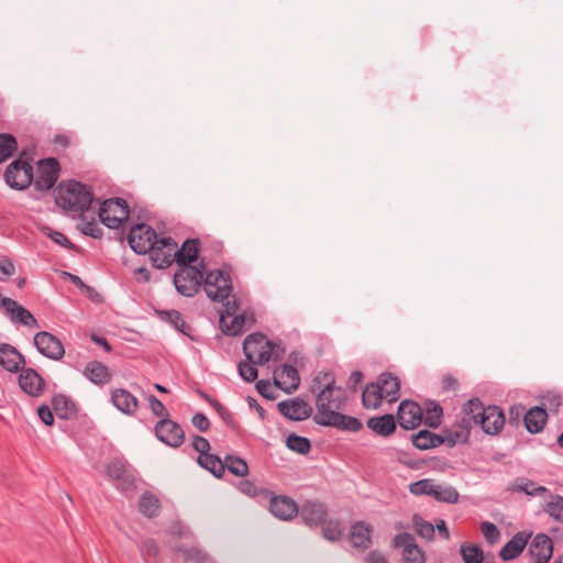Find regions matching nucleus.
<instances>
[{
  "label": "nucleus",
  "instance_id": "f257e3e1",
  "mask_svg": "<svg viewBox=\"0 0 563 563\" xmlns=\"http://www.w3.org/2000/svg\"><path fill=\"white\" fill-rule=\"evenodd\" d=\"M311 391L317 394V412L313 417L317 424L351 432L362 430L363 423L360 419L340 412L344 408L347 397L342 387L335 386L332 373L316 376L312 380Z\"/></svg>",
  "mask_w": 563,
  "mask_h": 563
},
{
  "label": "nucleus",
  "instance_id": "f03ea898",
  "mask_svg": "<svg viewBox=\"0 0 563 563\" xmlns=\"http://www.w3.org/2000/svg\"><path fill=\"white\" fill-rule=\"evenodd\" d=\"M92 201L91 187L80 181L63 180L56 188V205L73 218L81 217L85 220V212L90 209Z\"/></svg>",
  "mask_w": 563,
  "mask_h": 563
},
{
  "label": "nucleus",
  "instance_id": "7ed1b4c3",
  "mask_svg": "<svg viewBox=\"0 0 563 563\" xmlns=\"http://www.w3.org/2000/svg\"><path fill=\"white\" fill-rule=\"evenodd\" d=\"M278 345H275L261 332L249 334L243 342V353L246 361L253 364L264 365L274 355L278 358Z\"/></svg>",
  "mask_w": 563,
  "mask_h": 563
},
{
  "label": "nucleus",
  "instance_id": "20e7f679",
  "mask_svg": "<svg viewBox=\"0 0 563 563\" xmlns=\"http://www.w3.org/2000/svg\"><path fill=\"white\" fill-rule=\"evenodd\" d=\"M33 158L26 151L20 152L16 159L11 162L4 170L5 183L13 189L24 190L33 183Z\"/></svg>",
  "mask_w": 563,
  "mask_h": 563
},
{
  "label": "nucleus",
  "instance_id": "39448f33",
  "mask_svg": "<svg viewBox=\"0 0 563 563\" xmlns=\"http://www.w3.org/2000/svg\"><path fill=\"white\" fill-rule=\"evenodd\" d=\"M60 164L55 157H46L36 162L35 174L33 173L34 189L40 192L49 191L57 183L60 175Z\"/></svg>",
  "mask_w": 563,
  "mask_h": 563
},
{
  "label": "nucleus",
  "instance_id": "423d86ee",
  "mask_svg": "<svg viewBox=\"0 0 563 563\" xmlns=\"http://www.w3.org/2000/svg\"><path fill=\"white\" fill-rule=\"evenodd\" d=\"M205 264L197 266H178L174 275V285L177 291L186 297H194L200 289L203 280Z\"/></svg>",
  "mask_w": 563,
  "mask_h": 563
},
{
  "label": "nucleus",
  "instance_id": "0eeeda50",
  "mask_svg": "<svg viewBox=\"0 0 563 563\" xmlns=\"http://www.w3.org/2000/svg\"><path fill=\"white\" fill-rule=\"evenodd\" d=\"M130 216V208L123 198H110L104 200L99 208L100 221L110 229H118L123 225Z\"/></svg>",
  "mask_w": 563,
  "mask_h": 563
},
{
  "label": "nucleus",
  "instance_id": "6e6552de",
  "mask_svg": "<svg viewBox=\"0 0 563 563\" xmlns=\"http://www.w3.org/2000/svg\"><path fill=\"white\" fill-rule=\"evenodd\" d=\"M202 283L208 298L212 301L223 302L232 292L231 276L221 269L207 273Z\"/></svg>",
  "mask_w": 563,
  "mask_h": 563
},
{
  "label": "nucleus",
  "instance_id": "1a4fd4ad",
  "mask_svg": "<svg viewBox=\"0 0 563 563\" xmlns=\"http://www.w3.org/2000/svg\"><path fill=\"white\" fill-rule=\"evenodd\" d=\"M153 249L148 251L150 260L155 268L164 269L177 258V242L170 238H156L153 242Z\"/></svg>",
  "mask_w": 563,
  "mask_h": 563
},
{
  "label": "nucleus",
  "instance_id": "9d476101",
  "mask_svg": "<svg viewBox=\"0 0 563 563\" xmlns=\"http://www.w3.org/2000/svg\"><path fill=\"white\" fill-rule=\"evenodd\" d=\"M156 238V231L151 225L137 223L130 229L128 242L136 254H147Z\"/></svg>",
  "mask_w": 563,
  "mask_h": 563
},
{
  "label": "nucleus",
  "instance_id": "9b49d317",
  "mask_svg": "<svg viewBox=\"0 0 563 563\" xmlns=\"http://www.w3.org/2000/svg\"><path fill=\"white\" fill-rule=\"evenodd\" d=\"M393 545L402 549L404 563H426V553L417 544L416 539L408 532H401L394 537Z\"/></svg>",
  "mask_w": 563,
  "mask_h": 563
},
{
  "label": "nucleus",
  "instance_id": "f8f14e48",
  "mask_svg": "<svg viewBox=\"0 0 563 563\" xmlns=\"http://www.w3.org/2000/svg\"><path fill=\"white\" fill-rule=\"evenodd\" d=\"M154 430L157 439L168 446L179 448L185 441L183 428L169 418L161 419Z\"/></svg>",
  "mask_w": 563,
  "mask_h": 563
},
{
  "label": "nucleus",
  "instance_id": "ddd939ff",
  "mask_svg": "<svg viewBox=\"0 0 563 563\" xmlns=\"http://www.w3.org/2000/svg\"><path fill=\"white\" fill-rule=\"evenodd\" d=\"M397 422L405 430H413L423 421V410L413 400H402L397 410Z\"/></svg>",
  "mask_w": 563,
  "mask_h": 563
},
{
  "label": "nucleus",
  "instance_id": "4468645a",
  "mask_svg": "<svg viewBox=\"0 0 563 563\" xmlns=\"http://www.w3.org/2000/svg\"><path fill=\"white\" fill-rule=\"evenodd\" d=\"M34 345L42 355L54 361L62 360L65 354L60 340L47 331L34 335Z\"/></svg>",
  "mask_w": 563,
  "mask_h": 563
},
{
  "label": "nucleus",
  "instance_id": "2eb2a0df",
  "mask_svg": "<svg viewBox=\"0 0 563 563\" xmlns=\"http://www.w3.org/2000/svg\"><path fill=\"white\" fill-rule=\"evenodd\" d=\"M106 475L120 490L134 486V476L128 471L125 462L120 459H113L107 464Z\"/></svg>",
  "mask_w": 563,
  "mask_h": 563
},
{
  "label": "nucleus",
  "instance_id": "dca6fc26",
  "mask_svg": "<svg viewBox=\"0 0 563 563\" xmlns=\"http://www.w3.org/2000/svg\"><path fill=\"white\" fill-rule=\"evenodd\" d=\"M298 515L308 527L316 528L321 526L328 517V507L318 500H306L299 507Z\"/></svg>",
  "mask_w": 563,
  "mask_h": 563
},
{
  "label": "nucleus",
  "instance_id": "f3484780",
  "mask_svg": "<svg viewBox=\"0 0 563 563\" xmlns=\"http://www.w3.org/2000/svg\"><path fill=\"white\" fill-rule=\"evenodd\" d=\"M19 386L30 397L37 398L44 394L46 383L34 368L24 367L20 371Z\"/></svg>",
  "mask_w": 563,
  "mask_h": 563
},
{
  "label": "nucleus",
  "instance_id": "a211bd4d",
  "mask_svg": "<svg viewBox=\"0 0 563 563\" xmlns=\"http://www.w3.org/2000/svg\"><path fill=\"white\" fill-rule=\"evenodd\" d=\"M506 423L504 411L496 405L487 406L478 420L481 429L489 435H496L501 432Z\"/></svg>",
  "mask_w": 563,
  "mask_h": 563
},
{
  "label": "nucleus",
  "instance_id": "6ab92c4d",
  "mask_svg": "<svg viewBox=\"0 0 563 563\" xmlns=\"http://www.w3.org/2000/svg\"><path fill=\"white\" fill-rule=\"evenodd\" d=\"M273 378L275 386L284 390L286 394L295 391L300 384V377L297 368L289 364H283L276 367Z\"/></svg>",
  "mask_w": 563,
  "mask_h": 563
},
{
  "label": "nucleus",
  "instance_id": "aec40b11",
  "mask_svg": "<svg viewBox=\"0 0 563 563\" xmlns=\"http://www.w3.org/2000/svg\"><path fill=\"white\" fill-rule=\"evenodd\" d=\"M280 415L291 421H301L309 418L312 413L311 406L301 398L283 400L277 404Z\"/></svg>",
  "mask_w": 563,
  "mask_h": 563
},
{
  "label": "nucleus",
  "instance_id": "412c9836",
  "mask_svg": "<svg viewBox=\"0 0 563 563\" xmlns=\"http://www.w3.org/2000/svg\"><path fill=\"white\" fill-rule=\"evenodd\" d=\"M533 562L548 563L553 555V542L545 533L536 534L528 548Z\"/></svg>",
  "mask_w": 563,
  "mask_h": 563
},
{
  "label": "nucleus",
  "instance_id": "4be33fe9",
  "mask_svg": "<svg viewBox=\"0 0 563 563\" xmlns=\"http://www.w3.org/2000/svg\"><path fill=\"white\" fill-rule=\"evenodd\" d=\"M472 427L462 418L446 427L443 430V444L454 446L456 444H465L468 442Z\"/></svg>",
  "mask_w": 563,
  "mask_h": 563
},
{
  "label": "nucleus",
  "instance_id": "5701e85b",
  "mask_svg": "<svg viewBox=\"0 0 563 563\" xmlns=\"http://www.w3.org/2000/svg\"><path fill=\"white\" fill-rule=\"evenodd\" d=\"M0 365L9 373H19L24 368V356L11 344H0Z\"/></svg>",
  "mask_w": 563,
  "mask_h": 563
},
{
  "label": "nucleus",
  "instance_id": "b1692460",
  "mask_svg": "<svg viewBox=\"0 0 563 563\" xmlns=\"http://www.w3.org/2000/svg\"><path fill=\"white\" fill-rule=\"evenodd\" d=\"M269 511L276 518L287 521L298 516L299 507L288 496H274L269 501Z\"/></svg>",
  "mask_w": 563,
  "mask_h": 563
},
{
  "label": "nucleus",
  "instance_id": "393cba45",
  "mask_svg": "<svg viewBox=\"0 0 563 563\" xmlns=\"http://www.w3.org/2000/svg\"><path fill=\"white\" fill-rule=\"evenodd\" d=\"M111 402L119 411L128 416H133L139 408L137 398L125 388L113 389Z\"/></svg>",
  "mask_w": 563,
  "mask_h": 563
},
{
  "label": "nucleus",
  "instance_id": "a878e982",
  "mask_svg": "<svg viewBox=\"0 0 563 563\" xmlns=\"http://www.w3.org/2000/svg\"><path fill=\"white\" fill-rule=\"evenodd\" d=\"M5 313L13 323H20L30 328H38L36 318L25 307L19 305L14 299L7 300Z\"/></svg>",
  "mask_w": 563,
  "mask_h": 563
},
{
  "label": "nucleus",
  "instance_id": "bb28decb",
  "mask_svg": "<svg viewBox=\"0 0 563 563\" xmlns=\"http://www.w3.org/2000/svg\"><path fill=\"white\" fill-rule=\"evenodd\" d=\"M531 532L519 531L517 532L499 551V556L504 561L516 559L526 548Z\"/></svg>",
  "mask_w": 563,
  "mask_h": 563
},
{
  "label": "nucleus",
  "instance_id": "cd10ccee",
  "mask_svg": "<svg viewBox=\"0 0 563 563\" xmlns=\"http://www.w3.org/2000/svg\"><path fill=\"white\" fill-rule=\"evenodd\" d=\"M350 541L358 550H366L372 543V527L364 521H356L351 526Z\"/></svg>",
  "mask_w": 563,
  "mask_h": 563
},
{
  "label": "nucleus",
  "instance_id": "c85d7f7f",
  "mask_svg": "<svg viewBox=\"0 0 563 563\" xmlns=\"http://www.w3.org/2000/svg\"><path fill=\"white\" fill-rule=\"evenodd\" d=\"M84 375L87 379L98 386H104L112 379V374L108 366L99 361L89 362L84 369Z\"/></svg>",
  "mask_w": 563,
  "mask_h": 563
},
{
  "label": "nucleus",
  "instance_id": "c756f323",
  "mask_svg": "<svg viewBox=\"0 0 563 563\" xmlns=\"http://www.w3.org/2000/svg\"><path fill=\"white\" fill-rule=\"evenodd\" d=\"M199 239H187L180 246L177 247L176 263L178 266H191L196 262L200 252Z\"/></svg>",
  "mask_w": 563,
  "mask_h": 563
},
{
  "label": "nucleus",
  "instance_id": "7c9ffc66",
  "mask_svg": "<svg viewBox=\"0 0 563 563\" xmlns=\"http://www.w3.org/2000/svg\"><path fill=\"white\" fill-rule=\"evenodd\" d=\"M382 388V394L388 402H395L399 398L400 382L391 373L380 374L375 382Z\"/></svg>",
  "mask_w": 563,
  "mask_h": 563
},
{
  "label": "nucleus",
  "instance_id": "2f4dec72",
  "mask_svg": "<svg viewBox=\"0 0 563 563\" xmlns=\"http://www.w3.org/2000/svg\"><path fill=\"white\" fill-rule=\"evenodd\" d=\"M366 427L377 435L389 437L396 431V419L389 413L372 417L366 421Z\"/></svg>",
  "mask_w": 563,
  "mask_h": 563
},
{
  "label": "nucleus",
  "instance_id": "473e14b6",
  "mask_svg": "<svg viewBox=\"0 0 563 563\" xmlns=\"http://www.w3.org/2000/svg\"><path fill=\"white\" fill-rule=\"evenodd\" d=\"M548 420L544 408L536 406L526 411L523 423L528 432L538 433L542 431Z\"/></svg>",
  "mask_w": 563,
  "mask_h": 563
},
{
  "label": "nucleus",
  "instance_id": "72a5a7b5",
  "mask_svg": "<svg viewBox=\"0 0 563 563\" xmlns=\"http://www.w3.org/2000/svg\"><path fill=\"white\" fill-rule=\"evenodd\" d=\"M411 442L418 450H429L443 444L442 434L423 429L411 435Z\"/></svg>",
  "mask_w": 563,
  "mask_h": 563
},
{
  "label": "nucleus",
  "instance_id": "f704fd0d",
  "mask_svg": "<svg viewBox=\"0 0 563 563\" xmlns=\"http://www.w3.org/2000/svg\"><path fill=\"white\" fill-rule=\"evenodd\" d=\"M52 408L56 416L67 420L76 416L77 408L74 401L63 394H57L52 398Z\"/></svg>",
  "mask_w": 563,
  "mask_h": 563
},
{
  "label": "nucleus",
  "instance_id": "c9c22d12",
  "mask_svg": "<svg viewBox=\"0 0 563 563\" xmlns=\"http://www.w3.org/2000/svg\"><path fill=\"white\" fill-rule=\"evenodd\" d=\"M161 509L159 499L151 492H144L139 499V510L146 518H155Z\"/></svg>",
  "mask_w": 563,
  "mask_h": 563
},
{
  "label": "nucleus",
  "instance_id": "e433bc0d",
  "mask_svg": "<svg viewBox=\"0 0 563 563\" xmlns=\"http://www.w3.org/2000/svg\"><path fill=\"white\" fill-rule=\"evenodd\" d=\"M384 399L382 388L375 382L366 384L362 393V405L364 408L377 409Z\"/></svg>",
  "mask_w": 563,
  "mask_h": 563
},
{
  "label": "nucleus",
  "instance_id": "4c0bfd02",
  "mask_svg": "<svg viewBox=\"0 0 563 563\" xmlns=\"http://www.w3.org/2000/svg\"><path fill=\"white\" fill-rule=\"evenodd\" d=\"M484 404L478 398H472L463 405L461 417L466 420L471 427L478 426V420L485 410Z\"/></svg>",
  "mask_w": 563,
  "mask_h": 563
},
{
  "label": "nucleus",
  "instance_id": "58836bf2",
  "mask_svg": "<svg viewBox=\"0 0 563 563\" xmlns=\"http://www.w3.org/2000/svg\"><path fill=\"white\" fill-rule=\"evenodd\" d=\"M197 462L201 467L208 470L218 478L222 477L224 474V461L216 454L207 453L199 455Z\"/></svg>",
  "mask_w": 563,
  "mask_h": 563
},
{
  "label": "nucleus",
  "instance_id": "ea45409f",
  "mask_svg": "<svg viewBox=\"0 0 563 563\" xmlns=\"http://www.w3.org/2000/svg\"><path fill=\"white\" fill-rule=\"evenodd\" d=\"M157 314L159 318L170 324L173 327L181 332L185 335L190 336L191 328L187 324V322L184 320L181 313L177 310H162L157 311Z\"/></svg>",
  "mask_w": 563,
  "mask_h": 563
},
{
  "label": "nucleus",
  "instance_id": "a19ab883",
  "mask_svg": "<svg viewBox=\"0 0 563 563\" xmlns=\"http://www.w3.org/2000/svg\"><path fill=\"white\" fill-rule=\"evenodd\" d=\"M423 422L430 428H438L441 423L443 415L442 407L434 400L426 402Z\"/></svg>",
  "mask_w": 563,
  "mask_h": 563
},
{
  "label": "nucleus",
  "instance_id": "79ce46f5",
  "mask_svg": "<svg viewBox=\"0 0 563 563\" xmlns=\"http://www.w3.org/2000/svg\"><path fill=\"white\" fill-rule=\"evenodd\" d=\"M322 536L329 541H339L343 537L344 528L339 519H324L321 523Z\"/></svg>",
  "mask_w": 563,
  "mask_h": 563
},
{
  "label": "nucleus",
  "instance_id": "37998d69",
  "mask_svg": "<svg viewBox=\"0 0 563 563\" xmlns=\"http://www.w3.org/2000/svg\"><path fill=\"white\" fill-rule=\"evenodd\" d=\"M460 553L464 563H482L484 560L483 550L473 543H462Z\"/></svg>",
  "mask_w": 563,
  "mask_h": 563
},
{
  "label": "nucleus",
  "instance_id": "c03bdc74",
  "mask_svg": "<svg viewBox=\"0 0 563 563\" xmlns=\"http://www.w3.org/2000/svg\"><path fill=\"white\" fill-rule=\"evenodd\" d=\"M412 526L419 537L428 541L434 539V526L431 522L424 520L420 515L415 514L412 516Z\"/></svg>",
  "mask_w": 563,
  "mask_h": 563
},
{
  "label": "nucleus",
  "instance_id": "a18cd8bd",
  "mask_svg": "<svg viewBox=\"0 0 563 563\" xmlns=\"http://www.w3.org/2000/svg\"><path fill=\"white\" fill-rule=\"evenodd\" d=\"M239 477H244L249 474L247 463L239 456L227 455L224 459V470Z\"/></svg>",
  "mask_w": 563,
  "mask_h": 563
},
{
  "label": "nucleus",
  "instance_id": "49530a36",
  "mask_svg": "<svg viewBox=\"0 0 563 563\" xmlns=\"http://www.w3.org/2000/svg\"><path fill=\"white\" fill-rule=\"evenodd\" d=\"M18 150L16 139L9 133L0 134V163L5 162L10 158L13 153Z\"/></svg>",
  "mask_w": 563,
  "mask_h": 563
},
{
  "label": "nucleus",
  "instance_id": "de8ad7c7",
  "mask_svg": "<svg viewBox=\"0 0 563 563\" xmlns=\"http://www.w3.org/2000/svg\"><path fill=\"white\" fill-rule=\"evenodd\" d=\"M432 497L439 501L455 504L459 500V493L452 486L433 485Z\"/></svg>",
  "mask_w": 563,
  "mask_h": 563
},
{
  "label": "nucleus",
  "instance_id": "09e8293b",
  "mask_svg": "<svg viewBox=\"0 0 563 563\" xmlns=\"http://www.w3.org/2000/svg\"><path fill=\"white\" fill-rule=\"evenodd\" d=\"M286 445L289 450L299 454H307L311 449L309 439L295 433L287 437Z\"/></svg>",
  "mask_w": 563,
  "mask_h": 563
},
{
  "label": "nucleus",
  "instance_id": "8fccbe9b",
  "mask_svg": "<svg viewBox=\"0 0 563 563\" xmlns=\"http://www.w3.org/2000/svg\"><path fill=\"white\" fill-rule=\"evenodd\" d=\"M227 318H231V322L228 324L227 320H224V323H221L223 327V332L227 335L240 334L243 331L246 320L244 313H234L233 316H227Z\"/></svg>",
  "mask_w": 563,
  "mask_h": 563
},
{
  "label": "nucleus",
  "instance_id": "3c124183",
  "mask_svg": "<svg viewBox=\"0 0 563 563\" xmlns=\"http://www.w3.org/2000/svg\"><path fill=\"white\" fill-rule=\"evenodd\" d=\"M547 514L556 521H563V497L555 495L545 506Z\"/></svg>",
  "mask_w": 563,
  "mask_h": 563
},
{
  "label": "nucleus",
  "instance_id": "603ef678",
  "mask_svg": "<svg viewBox=\"0 0 563 563\" xmlns=\"http://www.w3.org/2000/svg\"><path fill=\"white\" fill-rule=\"evenodd\" d=\"M217 408L214 409L224 423L235 433L241 431L239 421L234 418L233 413L227 409L221 402H216Z\"/></svg>",
  "mask_w": 563,
  "mask_h": 563
},
{
  "label": "nucleus",
  "instance_id": "864d4df0",
  "mask_svg": "<svg viewBox=\"0 0 563 563\" xmlns=\"http://www.w3.org/2000/svg\"><path fill=\"white\" fill-rule=\"evenodd\" d=\"M542 408L556 412L562 405V397L559 393L549 390L541 396Z\"/></svg>",
  "mask_w": 563,
  "mask_h": 563
},
{
  "label": "nucleus",
  "instance_id": "5fc2aeb1",
  "mask_svg": "<svg viewBox=\"0 0 563 563\" xmlns=\"http://www.w3.org/2000/svg\"><path fill=\"white\" fill-rule=\"evenodd\" d=\"M256 364L250 363L249 361H241L238 365L239 374L241 378L247 383H252L257 378Z\"/></svg>",
  "mask_w": 563,
  "mask_h": 563
},
{
  "label": "nucleus",
  "instance_id": "6e6d98bb",
  "mask_svg": "<svg viewBox=\"0 0 563 563\" xmlns=\"http://www.w3.org/2000/svg\"><path fill=\"white\" fill-rule=\"evenodd\" d=\"M481 531H482L485 540L489 544H495L496 542H498V540L500 538V532H499L498 528L496 527V525L493 522L483 521L481 523Z\"/></svg>",
  "mask_w": 563,
  "mask_h": 563
},
{
  "label": "nucleus",
  "instance_id": "4d7b16f0",
  "mask_svg": "<svg viewBox=\"0 0 563 563\" xmlns=\"http://www.w3.org/2000/svg\"><path fill=\"white\" fill-rule=\"evenodd\" d=\"M433 483L431 479H420L410 484L409 490L413 495H428L431 496L433 492Z\"/></svg>",
  "mask_w": 563,
  "mask_h": 563
},
{
  "label": "nucleus",
  "instance_id": "13d9d810",
  "mask_svg": "<svg viewBox=\"0 0 563 563\" xmlns=\"http://www.w3.org/2000/svg\"><path fill=\"white\" fill-rule=\"evenodd\" d=\"M526 407L521 404L512 405L508 411V423L514 427H518L520 421L525 419Z\"/></svg>",
  "mask_w": 563,
  "mask_h": 563
},
{
  "label": "nucleus",
  "instance_id": "bf43d9fd",
  "mask_svg": "<svg viewBox=\"0 0 563 563\" xmlns=\"http://www.w3.org/2000/svg\"><path fill=\"white\" fill-rule=\"evenodd\" d=\"M84 223H82V228H81V232L85 234V235H88V236H91L93 239H101L102 235H103V231L102 229L98 225L97 221L95 218H91V220H82Z\"/></svg>",
  "mask_w": 563,
  "mask_h": 563
},
{
  "label": "nucleus",
  "instance_id": "052dcab7",
  "mask_svg": "<svg viewBox=\"0 0 563 563\" xmlns=\"http://www.w3.org/2000/svg\"><path fill=\"white\" fill-rule=\"evenodd\" d=\"M147 401H148V406H150L152 412L156 417H159L161 419L169 418L168 410L166 409L165 405L158 398H156L154 395H150L147 398Z\"/></svg>",
  "mask_w": 563,
  "mask_h": 563
},
{
  "label": "nucleus",
  "instance_id": "680f3d73",
  "mask_svg": "<svg viewBox=\"0 0 563 563\" xmlns=\"http://www.w3.org/2000/svg\"><path fill=\"white\" fill-rule=\"evenodd\" d=\"M14 273L15 267L13 262L7 256H2L0 258V282H5Z\"/></svg>",
  "mask_w": 563,
  "mask_h": 563
},
{
  "label": "nucleus",
  "instance_id": "e2e57ef3",
  "mask_svg": "<svg viewBox=\"0 0 563 563\" xmlns=\"http://www.w3.org/2000/svg\"><path fill=\"white\" fill-rule=\"evenodd\" d=\"M256 390L257 393L269 400H274L276 398V395L274 393V389L272 387V384L269 380L261 379L256 383Z\"/></svg>",
  "mask_w": 563,
  "mask_h": 563
},
{
  "label": "nucleus",
  "instance_id": "0e129e2a",
  "mask_svg": "<svg viewBox=\"0 0 563 563\" xmlns=\"http://www.w3.org/2000/svg\"><path fill=\"white\" fill-rule=\"evenodd\" d=\"M140 551L144 556H157L159 548L155 540L147 539L140 544Z\"/></svg>",
  "mask_w": 563,
  "mask_h": 563
},
{
  "label": "nucleus",
  "instance_id": "69168bd1",
  "mask_svg": "<svg viewBox=\"0 0 563 563\" xmlns=\"http://www.w3.org/2000/svg\"><path fill=\"white\" fill-rule=\"evenodd\" d=\"M225 300H227V302L224 303V310L220 317L221 323H224V320H227V316H233L234 313H238V311H239V302L235 297H232L231 299L229 297Z\"/></svg>",
  "mask_w": 563,
  "mask_h": 563
},
{
  "label": "nucleus",
  "instance_id": "338daca9",
  "mask_svg": "<svg viewBox=\"0 0 563 563\" xmlns=\"http://www.w3.org/2000/svg\"><path fill=\"white\" fill-rule=\"evenodd\" d=\"M53 411H54L53 408L51 409L47 405H41L37 408L38 418L47 427H51L54 423Z\"/></svg>",
  "mask_w": 563,
  "mask_h": 563
},
{
  "label": "nucleus",
  "instance_id": "774afa93",
  "mask_svg": "<svg viewBox=\"0 0 563 563\" xmlns=\"http://www.w3.org/2000/svg\"><path fill=\"white\" fill-rule=\"evenodd\" d=\"M191 445L197 452L200 453L199 455H205V454L209 453V450H210L209 441L201 435H194Z\"/></svg>",
  "mask_w": 563,
  "mask_h": 563
}]
</instances>
